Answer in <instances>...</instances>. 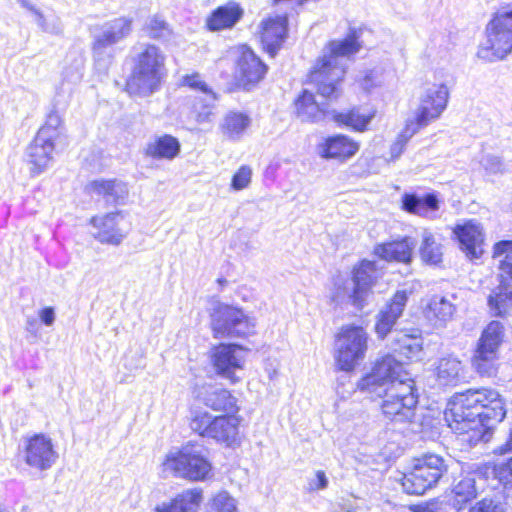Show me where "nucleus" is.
I'll return each instance as SVG.
<instances>
[{"mask_svg": "<svg viewBox=\"0 0 512 512\" xmlns=\"http://www.w3.org/2000/svg\"><path fill=\"white\" fill-rule=\"evenodd\" d=\"M408 301L405 290L397 291L379 311L376 317L375 332L379 338H385L402 316Z\"/></svg>", "mask_w": 512, "mask_h": 512, "instance_id": "20", "label": "nucleus"}, {"mask_svg": "<svg viewBox=\"0 0 512 512\" xmlns=\"http://www.w3.org/2000/svg\"><path fill=\"white\" fill-rule=\"evenodd\" d=\"M328 486V478L324 471L318 470L315 472L313 478L309 479L306 490L308 492H315L324 490Z\"/></svg>", "mask_w": 512, "mask_h": 512, "instance_id": "52", "label": "nucleus"}, {"mask_svg": "<svg viewBox=\"0 0 512 512\" xmlns=\"http://www.w3.org/2000/svg\"><path fill=\"white\" fill-rule=\"evenodd\" d=\"M201 445L187 444L166 456L164 466L175 476L191 481L205 480L211 473L212 465L203 454Z\"/></svg>", "mask_w": 512, "mask_h": 512, "instance_id": "9", "label": "nucleus"}, {"mask_svg": "<svg viewBox=\"0 0 512 512\" xmlns=\"http://www.w3.org/2000/svg\"><path fill=\"white\" fill-rule=\"evenodd\" d=\"M454 234L459 241L460 249L469 260H476L482 256L484 235L477 221L470 220L463 225H458L454 229Z\"/></svg>", "mask_w": 512, "mask_h": 512, "instance_id": "21", "label": "nucleus"}, {"mask_svg": "<svg viewBox=\"0 0 512 512\" xmlns=\"http://www.w3.org/2000/svg\"><path fill=\"white\" fill-rule=\"evenodd\" d=\"M500 453L512 451V427L510 428L509 437L505 444L499 448ZM495 476L504 483H508L512 478V457L506 462L496 464L494 467Z\"/></svg>", "mask_w": 512, "mask_h": 512, "instance_id": "46", "label": "nucleus"}, {"mask_svg": "<svg viewBox=\"0 0 512 512\" xmlns=\"http://www.w3.org/2000/svg\"><path fill=\"white\" fill-rule=\"evenodd\" d=\"M288 34L287 14L277 15L263 23L261 42L270 57H275Z\"/></svg>", "mask_w": 512, "mask_h": 512, "instance_id": "22", "label": "nucleus"}, {"mask_svg": "<svg viewBox=\"0 0 512 512\" xmlns=\"http://www.w3.org/2000/svg\"><path fill=\"white\" fill-rule=\"evenodd\" d=\"M464 366L456 357H444L436 366V380L439 386H456L464 379Z\"/></svg>", "mask_w": 512, "mask_h": 512, "instance_id": "30", "label": "nucleus"}, {"mask_svg": "<svg viewBox=\"0 0 512 512\" xmlns=\"http://www.w3.org/2000/svg\"><path fill=\"white\" fill-rule=\"evenodd\" d=\"M243 10L235 2H229L215 9L207 20V26L212 31L233 27L242 17Z\"/></svg>", "mask_w": 512, "mask_h": 512, "instance_id": "31", "label": "nucleus"}, {"mask_svg": "<svg viewBox=\"0 0 512 512\" xmlns=\"http://www.w3.org/2000/svg\"><path fill=\"white\" fill-rule=\"evenodd\" d=\"M210 361L218 376L237 383L238 373L244 369L245 351L236 344H219L211 350Z\"/></svg>", "mask_w": 512, "mask_h": 512, "instance_id": "14", "label": "nucleus"}, {"mask_svg": "<svg viewBox=\"0 0 512 512\" xmlns=\"http://www.w3.org/2000/svg\"><path fill=\"white\" fill-rule=\"evenodd\" d=\"M89 189L102 195L109 205L123 204L128 196V188L119 180H95L89 183Z\"/></svg>", "mask_w": 512, "mask_h": 512, "instance_id": "29", "label": "nucleus"}, {"mask_svg": "<svg viewBox=\"0 0 512 512\" xmlns=\"http://www.w3.org/2000/svg\"><path fill=\"white\" fill-rule=\"evenodd\" d=\"M504 326L499 321H491L482 331L477 346L499 354L504 339Z\"/></svg>", "mask_w": 512, "mask_h": 512, "instance_id": "39", "label": "nucleus"}, {"mask_svg": "<svg viewBox=\"0 0 512 512\" xmlns=\"http://www.w3.org/2000/svg\"><path fill=\"white\" fill-rule=\"evenodd\" d=\"M356 142L343 135L329 138L319 153L323 158H350L358 151Z\"/></svg>", "mask_w": 512, "mask_h": 512, "instance_id": "35", "label": "nucleus"}, {"mask_svg": "<svg viewBox=\"0 0 512 512\" xmlns=\"http://www.w3.org/2000/svg\"><path fill=\"white\" fill-rule=\"evenodd\" d=\"M250 117L241 112H229L221 125L223 134L229 139H239L250 125Z\"/></svg>", "mask_w": 512, "mask_h": 512, "instance_id": "40", "label": "nucleus"}, {"mask_svg": "<svg viewBox=\"0 0 512 512\" xmlns=\"http://www.w3.org/2000/svg\"><path fill=\"white\" fill-rule=\"evenodd\" d=\"M195 393V398L213 411L224 412L227 415L239 411L237 398L227 389L206 385L197 389Z\"/></svg>", "mask_w": 512, "mask_h": 512, "instance_id": "19", "label": "nucleus"}, {"mask_svg": "<svg viewBox=\"0 0 512 512\" xmlns=\"http://www.w3.org/2000/svg\"><path fill=\"white\" fill-rule=\"evenodd\" d=\"M211 327L216 338L246 337L254 333L255 322L241 309L215 302L211 313Z\"/></svg>", "mask_w": 512, "mask_h": 512, "instance_id": "12", "label": "nucleus"}, {"mask_svg": "<svg viewBox=\"0 0 512 512\" xmlns=\"http://www.w3.org/2000/svg\"><path fill=\"white\" fill-rule=\"evenodd\" d=\"M415 242L409 237L379 244L375 247L374 253L386 261L409 263L412 260Z\"/></svg>", "mask_w": 512, "mask_h": 512, "instance_id": "28", "label": "nucleus"}, {"mask_svg": "<svg viewBox=\"0 0 512 512\" xmlns=\"http://www.w3.org/2000/svg\"><path fill=\"white\" fill-rule=\"evenodd\" d=\"M498 360V353L476 346L472 366L480 376L492 377L497 373Z\"/></svg>", "mask_w": 512, "mask_h": 512, "instance_id": "36", "label": "nucleus"}, {"mask_svg": "<svg viewBox=\"0 0 512 512\" xmlns=\"http://www.w3.org/2000/svg\"><path fill=\"white\" fill-rule=\"evenodd\" d=\"M132 32V20L120 17L104 23L95 33L92 44L94 65L98 72L106 74L116 54V45Z\"/></svg>", "mask_w": 512, "mask_h": 512, "instance_id": "6", "label": "nucleus"}, {"mask_svg": "<svg viewBox=\"0 0 512 512\" xmlns=\"http://www.w3.org/2000/svg\"><path fill=\"white\" fill-rule=\"evenodd\" d=\"M23 6L31 10L36 16V22L39 27L47 33L60 34L62 32V26L59 21L53 23H47L43 14L33 6H29L24 0H21Z\"/></svg>", "mask_w": 512, "mask_h": 512, "instance_id": "51", "label": "nucleus"}, {"mask_svg": "<svg viewBox=\"0 0 512 512\" xmlns=\"http://www.w3.org/2000/svg\"><path fill=\"white\" fill-rule=\"evenodd\" d=\"M361 86L364 90L370 91L374 86V71H365L364 76L361 80Z\"/></svg>", "mask_w": 512, "mask_h": 512, "instance_id": "55", "label": "nucleus"}, {"mask_svg": "<svg viewBox=\"0 0 512 512\" xmlns=\"http://www.w3.org/2000/svg\"><path fill=\"white\" fill-rule=\"evenodd\" d=\"M333 119L339 125H344L357 131H363L371 120L370 117L360 114L356 109H352L347 113L333 112Z\"/></svg>", "mask_w": 512, "mask_h": 512, "instance_id": "44", "label": "nucleus"}, {"mask_svg": "<svg viewBox=\"0 0 512 512\" xmlns=\"http://www.w3.org/2000/svg\"><path fill=\"white\" fill-rule=\"evenodd\" d=\"M469 512H504V509L492 499L484 498L471 507Z\"/></svg>", "mask_w": 512, "mask_h": 512, "instance_id": "53", "label": "nucleus"}, {"mask_svg": "<svg viewBox=\"0 0 512 512\" xmlns=\"http://www.w3.org/2000/svg\"><path fill=\"white\" fill-rule=\"evenodd\" d=\"M420 254L422 260L427 264L437 265L442 261V246L435 241L433 234L426 230L422 233Z\"/></svg>", "mask_w": 512, "mask_h": 512, "instance_id": "42", "label": "nucleus"}, {"mask_svg": "<svg viewBox=\"0 0 512 512\" xmlns=\"http://www.w3.org/2000/svg\"><path fill=\"white\" fill-rule=\"evenodd\" d=\"M487 40L478 57L489 62L504 59L512 51V3L501 7L486 28Z\"/></svg>", "mask_w": 512, "mask_h": 512, "instance_id": "7", "label": "nucleus"}, {"mask_svg": "<svg viewBox=\"0 0 512 512\" xmlns=\"http://www.w3.org/2000/svg\"><path fill=\"white\" fill-rule=\"evenodd\" d=\"M477 493L475 478L471 475L463 477L452 489L451 502L453 507L461 510L468 502L476 498Z\"/></svg>", "mask_w": 512, "mask_h": 512, "instance_id": "37", "label": "nucleus"}, {"mask_svg": "<svg viewBox=\"0 0 512 512\" xmlns=\"http://www.w3.org/2000/svg\"><path fill=\"white\" fill-rule=\"evenodd\" d=\"M447 415L455 417L456 422L462 421L465 417H481L492 420L494 423L501 422L506 416L504 401L500 394L494 389H468L456 393L448 403Z\"/></svg>", "mask_w": 512, "mask_h": 512, "instance_id": "4", "label": "nucleus"}, {"mask_svg": "<svg viewBox=\"0 0 512 512\" xmlns=\"http://www.w3.org/2000/svg\"><path fill=\"white\" fill-rule=\"evenodd\" d=\"M55 149L54 141L37 133L32 143L27 148V154L32 160L52 159Z\"/></svg>", "mask_w": 512, "mask_h": 512, "instance_id": "43", "label": "nucleus"}, {"mask_svg": "<svg viewBox=\"0 0 512 512\" xmlns=\"http://www.w3.org/2000/svg\"><path fill=\"white\" fill-rule=\"evenodd\" d=\"M456 306L445 296H431L424 309L425 319L435 328H443L452 320Z\"/></svg>", "mask_w": 512, "mask_h": 512, "instance_id": "23", "label": "nucleus"}, {"mask_svg": "<svg viewBox=\"0 0 512 512\" xmlns=\"http://www.w3.org/2000/svg\"><path fill=\"white\" fill-rule=\"evenodd\" d=\"M489 164L491 165L490 169H492V167L498 166L500 162H489ZM486 169H489V167H486Z\"/></svg>", "mask_w": 512, "mask_h": 512, "instance_id": "58", "label": "nucleus"}, {"mask_svg": "<svg viewBox=\"0 0 512 512\" xmlns=\"http://www.w3.org/2000/svg\"><path fill=\"white\" fill-rule=\"evenodd\" d=\"M393 350L408 359L418 356L422 350L421 332L418 329L395 331Z\"/></svg>", "mask_w": 512, "mask_h": 512, "instance_id": "33", "label": "nucleus"}, {"mask_svg": "<svg viewBox=\"0 0 512 512\" xmlns=\"http://www.w3.org/2000/svg\"><path fill=\"white\" fill-rule=\"evenodd\" d=\"M239 424L240 418L235 414L215 416L207 437L231 447L238 442Z\"/></svg>", "mask_w": 512, "mask_h": 512, "instance_id": "24", "label": "nucleus"}, {"mask_svg": "<svg viewBox=\"0 0 512 512\" xmlns=\"http://www.w3.org/2000/svg\"><path fill=\"white\" fill-rule=\"evenodd\" d=\"M211 507L217 512H236V500L226 491L216 494L211 502Z\"/></svg>", "mask_w": 512, "mask_h": 512, "instance_id": "49", "label": "nucleus"}, {"mask_svg": "<svg viewBox=\"0 0 512 512\" xmlns=\"http://www.w3.org/2000/svg\"><path fill=\"white\" fill-rule=\"evenodd\" d=\"M43 169L44 167L40 168V165H38L37 162H32V167L30 168V170L33 174H39Z\"/></svg>", "mask_w": 512, "mask_h": 512, "instance_id": "57", "label": "nucleus"}, {"mask_svg": "<svg viewBox=\"0 0 512 512\" xmlns=\"http://www.w3.org/2000/svg\"><path fill=\"white\" fill-rule=\"evenodd\" d=\"M494 258L499 259L502 274L499 286L488 297V306L494 316H502L512 306V241L495 244Z\"/></svg>", "mask_w": 512, "mask_h": 512, "instance_id": "11", "label": "nucleus"}, {"mask_svg": "<svg viewBox=\"0 0 512 512\" xmlns=\"http://www.w3.org/2000/svg\"><path fill=\"white\" fill-rule=\"evenodd\" d=\"M298 117L302 121L318 122L326 117L324 104L316 101L314 94L304 89L295 101Z\"/></svg>", "mask_w": 512, "mask_h": 512, "instance_id": "32", "label": "nucleus"}, {"mask_svg": "<svg viewBox=\"0 0 512 512\" xmlns=\"http://www.w3.org/2000/svg\"><path fill=\"white\" fill-rule=\"evenodd\" d=\"M214 417L200 408H192L190 413V428L200 436L207 437Z\"/></svg>", "mask_w": 512, "mask_h": 512, "instance_id": "45", "label": "nucleus"}, {"mask_svg": "<svg viewBox=\"0 0 512 512\" xmlns=\"http://www.w3.org/2000/svg\"><path fill=\"white\" fill-rule=\"evenodd\" d=\"M23 460L37 471H47L57 462L59 453L51 437L38 433L23 441Z\"/></svg>", "mask_w": 512, "mask_h": 512, "instance_id": "13", "label": "nucleus"}, {"mask_svg": "<svg viewBox=\"0 0 512 512\" xmlns=\"http://www.w3.org/2000/svg\"><path fill=\"white\" fill-rule=\"evenodd\" d=\"M41 322L46 326H51L55 321V312L52 307H45L39 312Z\"/></svg>", "mask_w": 512, "mask_h": 512, "instance_id": "54", "label": "nucleus"}, {"mask_svg": "<svg viewBox=\"0 0 512 512\" xmlns=\"http://www.w3.org/2000/svg\"><path fill=\"white\" fill-rule=\"evenodd\" d=\"M358 387L372 398L383 399L381 409L386 418L399 422L413 418L418 403L415 382L394 356L386 355L378 360Z\"/></svg>", "mask_w": 512, "mask_h": 512, "instance_id": "1", "label": "nucleus"}, {"mask_svg": "<svg viewBox=\"0 0 512 512\" xmlns=\"http://www.w3.org/2000/svg\"><path fill=\"white\" fill-rule=\"evenodd\" d=\"M0 512H7V511H6V510H2V509H0Z\"/></svg>", "mask_w": 512, "mask_h": 512, "instance_id": "59", "label": "nucleus"}, {"mask_svg": "<svg viewBox=\"0 0 512 512\" xmlns=\"http://www.w3.org/2000/svg\"><path fill=\"white\" fill-rule=\"evenodd\" d=\"M183 84L199 93L198 96H195L192 105V113L195 120L199 123L209 121L213 114L214 102L216 100L215 93L198 73L186 75L183 78Z\"/></svg>", "mask_w": 512, "mask_h": 512, "instance_id": "16", "label": "nucleus"}, {"mask_svg": "<svg viewBox=\"0 0 512 512\" xmlns=\"http://www.w3.org/2000/svg\"><path fill=\"white\" fill-rule=\"evenodd\" d=\"M449 99L448 87L443 84H433L421 96L420 105L413 119L407 121L402 133L391 146L392 158L401 156L407 141L420 129L426 127L432 120L440 117L446 109Z\"/></svg>", "mask_w": 512, "mask_h": 512, "instance_id": "5", "label": "nucleus"}, {"mask_svg": "<svg viewBox=\"0 0 512 512\" xmlns=\"http://www.w3.org/2000/svg\"><path fill=\"white\" fill-rule=\"evenodd\" d=\"M26 329L29 333L36 335L39 331V322L34 317H28L26 320Z\"/></svg>", "mask_w": 512, "mask_h": 512, "instance_id": "56", "label": "nucleus"}, {"mask_svg": "<svg viewBox=\"0 0 512 512\" xmlns=\"http://www.w3.org/2000/svg\"><path fill=\"white\" fill-rule=\"evenodd\" d=\"M203 500L201 489H187L169 501L159 503L156 512H196Z\"/></svg>", "mask_w": 512, "mask_h": 512, "instance_id": "25", "label": "nucleus"}, {"mask_svg": "<svg viewBox=\"0 0 512 512\" xmlns=\"http://www.w3.org/2000/svg\"><path fill=\"white\" fill-rule=\"evenodd\" d=\"M355 283L348 275H336L333 278V287L330 291L331 302L336 305H340L345 301L351 302V304L357 309L364 307L365 303L357 291Z\"/></svg>", "mask_w": 512, "mask_h": 512, "instance_id": "27", "label": "nucleus"}, {"mask_svg": "<svg viewBox=\"0 0 512 512\" xmlns=\"http://www.w3.org/2000/svg\"><path fill=\"white\" fill-rule=\"evenodd\" d=\"M123 221L122 212H111L92 217L90 223L96 229V232L93 233L94 238L104 244L119 245L127 234L121 227Z\"/></svg>", "mask_w": 512, "mask_h": 512, "instance_id": "18", "label": "nucleus"}, {"mask_svg": "<svg viewBox=\"0 0 512 512\" xmlns=\"http://www.w3.org/2000/svg\"><path fill=\"white\" fill-rule=\"evenodd\" d=\"M143 30L149 38L162 43H169L174 38V33L170 25L158 15L149 17Z\"/></svg>", "mask_w": 512, "mask_h": 512, "instance_id": "41", "label": "nucleus"}, {"mask_svg": "<svg viewBox=\"0 0 512 512\" xmlns=\"http://www.w3.org/2000/svg\"><path fill=\"white\" fill-rule=\"evenodd\" d=\"M361 48L356 30H350L342 40L330 41L316 59L308 74L307 83L312 85L317 94L325 99H336L340 95L347 60Z\"/></svg>", "mask_w": 512, "mask_h": 512, "instance_id": "2", "label": "nucleus"}, {"mask_svg": "<svg viewBox=\"0 0 512 512\" xmlns=\"http://www.w3.org/2000/svg\"><path fill=\"white\" fill-rule=\"evenodd\" d=\"M380 275L381 272L374 261L363 260L354 267L350 277L364 303Z\"/></svg>", "mask_w": 512, "mask_h": 512, "instance_id": "26", "label": "nucleus"}, {"mask_svg": "<svg viewBox=\"0 0 512 512\" xmlns=\"http://www.w3.org/2000/svg\"><path fill=\"white\" fill-rule=\"evenodd\" d=\"M402 208L409 213L430 217L439 209V201L434 194L420 197L416 194L406 193L402 197Z\"/></svg>", "mask_w": 512, "mask_h": 512, "instance_id": "34", "label": "nucleus"}, {"mask_svg": "<svg viewBox=\"0 0 512 512\" xmlns=\"http://www.w3.org/2000/svg\"><path fill=\"white\" fill-rule=\"evenodd\" d=\"M62 129V118L58 112L53 109L51 110L46 118L45 124L39 129L38 133L55 140L60 137Z\"/></svg>", "mask_w": 512, "mask_h": 512, "instance_id": "47", "label": "nucleus"}, {"mask_svg": "<svg viewBox=\"0 0 512 512\" xmlns=\"http://www.w3.org/2000/svg\"><path fill=\"white\" fill-rule=\"evenodd\" d=\"M180 151V143L177 138L171 135H163L153 143H150L146 149V153L150 157H162L173 159Z\"/></svg>", "mask_w": 512, "mask_h": 512, "instance_id": "38", "label": "nucleus"}, {"mask_svg": "<svg viewBox=\"0 0 512 512\" xmlns=\"http://www.w3.org/2000/svg\"><path fill=\"white\" fill-rule=\"evenodd\" d=\"M84 71V58L81 54L73 56L71 65L65 67L63 71V77L66 81L71 83H78L83 77Z\"/></svg>", "mask_w": 512, "mask_h": 512, "instance_id": "48", "label": "nucleus"}, {"mask_svg": "<svg viewBox=\"0 0 512 512\" xmlns=\"http://www.w3.org/2000/svg\"><path fill=\"white\" fill-rule=\"evenodd\" d=\"M134 65L126 82L130 95L147 97L156 92L165 70L166 56L156 45L139 43L134 47Z\"/></svg>", "mask_w": 512, "mask_h": 512, "instance_id": "3", "label": "nucleus"}, {"mask_svg": "<svg viewBox=\"0 0 512 512\" xmlns=\"http://www.w3.org/2000/svg\"><path fill=\"white\" fill-rule=\"evenodd\" d=\"M448 470L446 460L436 454H426L416 459L410 471L401 478L403 491L411 495H422L437 485Z\"/></svg>", "mask_w": 512, "mask_h": 512, "instance_id": "8", "label": "nucleus"}, {"mask_svg": "<svg viewBox=\"0 0 512 512\" xmlns=\"http://www.w3.org/2000/svg\"><path fill=\"white\" fill-rule=\"evenodd\" d=\"M368 334L361 326H343L334 344V359L342 371H351L365 357Z\"/></svg>", "mask_w": 512, "mask_h": 512, "instance_id": "10", "label": "nucleus"}, {"mask_svg": "<svg viewBox=\"0 0 512 512\" xmlns=\"http://www.w3.org/2000/svg\"><path fill=\"white\" fill-rule=\"evenodd\" d=\"M444 418L448 426L455 433L463 435L464 440L473 445L479 442H489L492 437V431L497 424L489 419L482 421L481 417H465L457 423L455 417L447 415V409L444 412Z\"/></svg>", "mask_w": 512, "mask_h": 512, "instance_id": "15", "label": "nucleus"}, {"mask_svg": "<svg viewBox=\"0 0 512 512\" xmlns=\"http://www.w3.org/2000/svg\"><path fill=\"white\" fill-rule=\"evenodd\" d=\"M252 175V168L249 165H242L232 177L231 188L234 191L246 189L251 183Z\"/></svg>", "mask_w": 512, "mask_h": 512, "instance_id": "50", "label": "nucleus"}, {"mask_svg": "<svg viewBox=\"0 0 512 512\" xmlns=\"http://www.w3.org/2000/svg\"><path fill=\"white\" fill-rule=\"evenodd\" d=\"M267 69V65L250 48H245L237 61L235 75L238 84L250 90L264 78Z\"/></svg>", "mask_w": 512, "mask_h": 512, "instance_id": "17", "label": "nucleus"}]
</instances>
